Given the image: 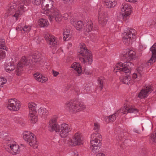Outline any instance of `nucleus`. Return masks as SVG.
<instances>
[{
  "label": "nucleus",
  "instance_id": "2f4dec72",
  "mask_svg": "<svg viewBox=\"0 0 156 156\" xmlns=\"http://www.w3.org/2000/svg\"><path fill=\"white\" fill-rule=\"evenodd\" d=\"M71 68L77 71L79 74L78 76H80V74L82 72V70L79 64L76 62L74 63L72 65Z\"/></svg>",
  "mask_w": 156,
  "mask_h": 156
},
{
  "label": "nucleus",
  "instance_id": "f257e3e1",
  "mask_svg": "<svg viewBox=\"0 0 156 156\" xmlns=\"http://www.w3.org/2000/svg\"><path fill=\"white\" fill-rule=\"evenodd\" d=\"M136 53L133 50H129L122 55V59L126 62L124 64L119 62L117 64L114 69V71L117 72L119 71L125 73H129L130 72L131 68L133 64L130 61L135 57Z\"/></svg>",
  "mask_w": 156,
  "mask_h": 156
},
{
  "label": "nucleus",
  "instance_id": "7c9ffc66",
  "mask_svg": "<svg viewBox=\"0 0 156 156\" xmlns=\"http://www.w3.org/2000/svg\"><path fill=\"white\" fill-rule=\"evenodd\" d=\"M16 5L15 4H13L11 5L10 6H9L8 7L7 10V12L9 15H14V13H16Z\"/></svg>",
  "mask_w": 156,
  "mask_h": 156
},
{
  "label": "nucleus",
  "instance_id": "6e6552de",
  "mask_svg": "<svg viewBox=\"0 0 156 156\" xmlns=\"http://www.w3.org/2000/svg\"><path fill=\"white\" fill-rule=\"evenodd\" d=\"M67 108L72 113L81 111L85 108L83 103H76L75 101L70 102L67 105Z\"/></svg>",
  "mask_w": 156,
  "mask_h": 156
},
{
  "label": "nucleus",
  "instance_id": "72a5a7b5",
  "mask_svg": "<svg viewBox=\"0 0 156 156\" xmlns=\"http://www.w3.org/2000/svg\"><path fill=\"white\" fill-rule=\"evenodd\" d=\"M75 24L76 25L75 27L76 30L80 31H83L84 26L82 22L79 21L76 23H75Z\"/></svg>",
  "mask_w": 156,
  "mask_h": 156
},
{
  "label": "nucleus",
  "instance_id": "a878e982",
  "mask_svg": "<svg viewBox=\"0 0 156 156\" xmlns=\"http://www.w3.org/2000/svg\"><path fill=\"white\" fill-rule=\"evenodd\" d=\"M16 30L18 31H21L23 33H28L30 31L31 27L29 26L25 25L23 27H21L20 26H18L16 27Z\"/></svg>",
  "mask_w": 156,
  "mask_h": 156
},
{
  "label": "nucleus",
  "instance_id": "c85d7f7f",
  "mask_svg": "<svg viewBox=\"0 0 156 156\" xmlns=\"http://www.w3.org/2000/svg\"><path fill=\"white\" fill-rule=\"evenodd\" d=\"M105 5L108 8H111L114 7L116 4L115 0H105Z\"/></svg>",
  "mask_w": 156,
  "mask_h": 156
},
{
  "label": "nucleus",
  "instance_id": "1a4fd4ad",
  "mask_svg": "<svg viewBox=\"0 0 156 156\" xmlns=\"http://www.w3.org/2000/svg\"><path fill=\"white\" fill-rule=\"evenodd\" d=\"M83 138L81 133H76L69 141V144L71 146L80 145L83 144Z\"/></svg>",
  "mask_w": 156,
  "mask_h": 156
},
{
  "label": "nucleus",
  "instance_id": "9b49d317",
  "mask_svg": "<svg viewBox=\"0 0 156 156\" xmlns=\"http://www.w3.org/2000/svg\"><path fill=\"white\" fill-rule=\"evenodd\" d=\"M108 20V14L107 12L99 9L98 14V22L102 26H105Z\"/></svg>",
  "mask_w": 156,
  "mask_h": 156
},
{
  "label": "nucleus",
  "instance_id": "bf43d9fd",
  "mask_svg": "<svg viewBox=\"0 0 156 156\" xmlns=\"http://www.w3.org/2000/svg\"><path fill=\"white\" fill-rule=\"evenodd\" d=\"M135 132L137 133H138V130H136V131H135Z\"/></svg>",
  "mask_w": 156,
  "mask_h": 156
},
{
  "label": "nucleus",
  "instance_id": "4c0bfd02",
  "mask_svg": "<svg viewBox=\"0 0 156 156\" xmlns=\"http://www.w3.org/2000/svg\"><path fill=\"white\" fill-rule=\"evenodd\" d=\"M40 26L41 27H45L48 26L49 24L48 21L46 19H41L39 21Z\"/></svg>",
  "mask_w": 156,
  "mask_h": 156
},
{
  "label": "nucleus",
  "instance_id": "3c124183",
  "mask_svg": "<svg viewBox=\"0 0 156 156\" xmlns=\"http://www.w3.org/2000/svg\"><path fill=\"white\" fill-rule=\"evenodd\" d=\"M156 24V22H154L153 21L151 20L148 21L147 22V25L148 26H151V25H155Z\"/></svg>",
  "mask_w": 156,
  "mask_h": 156
},
{
  "label": "nucleus",
  "instance_id": "c756f323",
  "mask_svg": "<svg viewBox=\"0 0 156 156\" xmlns=\"http://www.w3.org/2000/svg\"><path fill=\"white\" fill-rule=\"evenodd\" d=\"M45 8H44V9H42V10L41 11V13L48 16L49 20L51 21L52 20V13L51 12V10L52 9L56 8H53L51 9L46 8V9H45Z\"/></svg>",
  "mask_w": 156,
  "mask_h": 156
},
{
  "label": "nucleus",
  "instance_id": "dca6fc26",
  "mask_svg": "<svg viewBox=\"0 0 156 156\" xmlns=\"http://www.w3.org/2000/svg\"><path fill=\"white\" fill-rule=\"evenodd\" d=\"M153 89L151 86H147L142 89L138 94V97L141 98H145L147 95L152 91Z\"/></svg>",
  "mask_w": 156,
  "mask_h": 156
},
{
  "label": "nucleus",
  "instance_id": "603ef678",
  "mask_svg": "<svg viewBox=\"0 0 156 156\" xmlns=\"http://www.w3.org/2000/svg\"><path fill=\"white\" fill-rule=\"evenodd\" d=\"M52 72L54 76H57L59 74L58 72L54 71V70H52Z\"/></svg>",
  "mask_w": 156,
  "mask_h": 156
},
{
  "label": "nucleus",
  "instance_id": "393cba45",
  "mask_svg": "<svg viewBox=\"0 0 156 156\" xmlns=\"http://www.w3.org/2000/svg\"><path fill=\"white\" fill-rule=\"evenodd\" d=\"M29 118L30 122L33 123H35L38 120L37 112L29 113Z\"/></svg>",
  "mask_w": 156,
  "mask_h": 156
},
{
  "label": "nucleus",
  "instance_id": "a211bd4d",
  "mask_svg": "<svg viewBox=\"0 0 156 156\" xmlns=\"http://www.w3.org/2000/svg\"><path fill=\"white\" fill-rule=\"evenodd\" d=\"M94 143H92V141L90 142V148L91 150L94 153H97L99 151V150L101 145V141H94Z\"/></svg>",
  "mask_w": 156,
  "mask_h": 156
},
{
  "label": "nucleus",
  "instance_id": "58836bf2",
  "mask_svg": "<svg viewBox=\"0 0 156 156\" xmlns=\"http://www.w3.org/2000/svg\"><path fill=\"white\" fill-rule=\"evenodd\" d=\"M118 113L115 112L113 115H109L108 117L109 119V122H112L116 120V118L117 116Z\"/></svg>",
  "mask_w": 156,
  "mask_h": 156
},
{
  "label": "nucleus",
  "instance_id": "ddd939ff",
  "mask_svg": "<svg viewBox=\"0 0 156 156\" xmlns=\"http://www.w3.org/2000/svg\"><path fill=\"white\" fill-rule=\"evenodd\" d=\"M49 130L51 132L55 131L56 132H59L60 127L57 122V118L55 117L51 119L49 123Z\"/></svg>",
  "mask_w": 156,
  "mask_h": 156
},
{
  "label": "nucleus",
  "instance_id": "6ab92c4d",
  "mask_svg": "<svg viewBox=\"0 0 156 156\" xmlns=\"http://www.w3.org/2000/svg\"><path fill=\"white\" fill-rule=\"evenodd\" d=\"M151 51L152 55L150 59L148 61L147 64H153L156 61V43L150 49Z\"/></svg>",
  "mask_w": 156,
  "mask_h": 156
},
{
  "label": "nucleus",
  "instance_id": "49530a36",
  "mask_svg": "<svg viewBox=\"0 0 156 156\" xmlns=\"http://www.w3.org/2000/svg\"><path fill=\"white\" fill-rule=\"evenodd\" d=\"M30 1L34 4L37 5H40L41 3V0H30Z\"/></svg>",
  "mask_w": 156,
  "mask_h": 156
},
{
  "label": "nucleus",
  "instance_id": "b1692460",
  "mask_svg": "<svg viewBox=\"0 0 156 156\" xmlns=\"http://www.w3.org/2000/svg\"><path fill=\"white\" fill-rule=\"evenodd\" d=\"M93 28V24L91 21H88L84 27L83 32L87 33L91 31Z\"/></svg>",
  "mask_w": 156,
  "mask_h": 156
},
{
  "label": "nucleus",
  "instance_id": "ea45409f",
  "mask_svg": "<svg viewBox=\"0 0 156 156\" xmlns=\"http://www.w3.org/2000/svg\"><path fill=\"white\" fill-rule=\"evenodd\" d=\"M98 85L99 87L100 88V90H101L103 87L104 78L101 77L98 79Z\"/></svg>",
  "mask_w": 156,
  "mask_h": 156
},
{
  "label": "nucleus",
  "instance_id": "473e14b6",
  "mask_svg": "<svg viewBox=\"0 0 156 156\" xmlns=\"http://www.w3.org/2000/svg\"><path fill=\"white\" fill-rule=\"evenodd\" d=\"M37 105L34 103L30 102L28 104V107L29 109V113L37 112L36 110Z\"/></svg>",
  "mask_w": 156,
  "mask_h": 156
},
{
  "label": "nucleus",
  "instance_id": "c9c22d12",
  "mask_svg": "<svg viewBox=\"0 0 156 156\" xmlns=\"http://www.w3.org/2000/svg\"><path fill=\"white\" fill-rule=\"evenodd\" d=\"M120 81H122L123 83L128 84L130 83L129 81L130 80V78L128 75L125 76L120 77Z\"/></svg>",
  "mask_w": 156,
  "mask_h": 156
},
{
  "label": "nucleus",
  "instance_id": "cd10ccee",
  "mask_svg": "<svg viewBox=\"0 0 156 156\" xmlns=\"http://www.w3.org/2000/svg\"><path fill=\"white\" fill-rule=\"evenodd\" d=\"M5 69L6 72H10L15 69L14 63L12 62L5 63Z\"/></svg>",
  "mask_w": 156,
  "mask_h": 156
},
{
  "label": "nucleus",
  "instance_id": "4d7b16f0",
  "mask_svg": "<svg viewBox=\"0 0 156 156\" xmlns=\"http://www.w3.org/2000/svg\"><path fill=\"white\" fill-rule=\"evenodd\" d=\"M74 19H72L70 21V22L71 24H74L73 23H74Z\"/></svg>",
  "mask_w": 156,
  "mask_h": 156
},
{
  "label": "nucleus",
  "instance_id": "9d476101",
  "mask_svg": "<svg viewBox=\"0 0 156 156\" xmlns=\"http://www.w3.org/2000/svg\"><path fill=\"white\" fill-rule=\"evenodd\" d=\"M20 102L15 99H10L8 102L7 108L10 111H16L19 110L21 108Z\"/></svg>",
  "mask_w": 156,
  "mask_h": 156
},
{
  "label": "nucleus",
  "instance_id": "6e6d98bb",
  "mask_svg": "<svg viewBox=\"0 0 156 156\" xmlns=\"http://www.w3.org/2000/svg\"><path fill=\"white\" fill-rule=\"evenodd\" d=\"M127 2H137V0H126Z\"/></svg>",
  "mask_w": 156,
  "mask_h": 156
},
{
  "label": "nucleus",
  "instance_id": "f704fd0d",
  "mask_svg": "<svg viewBox=\"0 0 156 156\" xmlns=\"http://www.w3.org/2000/svg\"><path fill=\"white\" fill-rule=\"evenodd\" d=\"M39 114L43 117H45L48 114V111L46 108H40L38 110Z\"/></svg>",
  "mask_w": 156,
  "mask_h": 156
},
{
  "label": "nucleus",
  "instance_id": "8fccbe9b",
  "mask_svg": "<svg viewBox=\"0 0 156 156\" xmlns=\"http://www.w3.org/2000/svg\"><path fill=\"white\" fill-rule=\"evenodd\" d=\"M144 126L146 129H152V123L150 122L149 123L146 124Z\"/></svg>",
  "mask_w": 156,
  "mask_h": 156
},
{
  "label": "nucleus",
  "instance_id": "13d9d810",
  "mask_svg": "<svg viewBox=\"0 0 156 156\" xmlns=\"http://www.w3.org/2000/svg\"><path fill=\"white\" fill-rule=\"evenodd\" d=\"M68 15L67 14H66L65 15V16L67 17L68 16Z\"/></svg>",
  "mask_w": 156,
  "mask_h": 156
},
{
  "label": "nucleus",
  "instance_id": "de8ad7c7",
  "mask_svg": "<svg viewBox=\"0 0 156 156\" xmlns=\"http://www.w3.org/2000/svg\"><path fill=\"white\" fill-rule=\"evenodd\" d=\"M6 80H4L3 78L0 77V87H2L3 85L6 83Z\"/></svg>",
  "mask_w": 156,
  "mask_h": 156
},
{
  "label": "nucleus",
  "instance_id": "2eb2a0df",
  "mask_svg": "<svg viewBox=\"0 0 156 156\" xmlns=\"http://www.w3.org/2000/svg\"><path fill=\"white\" fill-rule=\"evenodd\" d=\"M138 112V110L136 108L125 106L124 107L122 108L119 109L116 113L118 114L119 113H121L124 114H126L128 113H136Z\"/></svg>",
  "mask_w": 156,
  "mask_h": 156
},
{
  "label": "nucleus",
  "instance_id": "a19ab883",
  "mask_svg": "<svg viewBox=\"0 0 156 156\" xmlns=\"http://www.w3.org/2000/svg\"><path fill=\"white\" fill-rule=\"evenodd\" d=\"M0 49L7 51L8 48L5 45L4 40L0 39Z\"/></svg>",
  "mask_w": 156,
  "mask_h": 156
},
{
  "label": "nucleus",
  "instance_id": "4468645a",
  "mask_svg": "<svg viewBox=\"0 0 156 156\" xmlns=\"http://www.w3.org/2000/svg\"><path fill=\"white\" fill-rule=\"evenodd\" d=\"M60 130L61 131H60V135L62 137H65L68 135V133L71 131V128L67 124H62L61 125Z\"/></svg>",
  "mask_w": 156,
  "mask_h": 156
},
{
  "label": "nucleus",
  "instance_id": "864d4df0",
  "mask_svg": "<svg viewBox=\"0 0 156 156\" xmlns=\"http://www.w3.org/2000/svg\"><path fill=\"white\" fill-rule=\"evenodd\" d=\"M78 152L76 151H74L72 154V156H78Z\"/></svg>",
  "mask_w": 156,
  "mask_h": 156
},
{
  "label": "nucleus",
  "instance_id": "bb28decb",
  "mask_svg": "<svg viewBox=\"0 0 156 156\" xmlns=\"http://www.w3.org/2000/svg\"><path fill=\"white\" fill-rule=\"evenodd\" d=\"M102 140L101 135L99 133H95L91 135L90 141H92V143H93L94 141H101Z\"/></svg>",
  "mask_w": 156,
  "mask_h": 156
},
{
  "label": "nucleus",
  "instance_id": "423d86ee",
  "mask_svg": "<svg viewBox=\"0 0 156 156\" xmlns=\"http://www.w3.org/2000/svg\"><path fill=\"white\" fill-rule=\"evenodd\" d=\"M136 32V31L134 29L129 28L123 33V41L125 44L128 45L132 40L136 38L135 34Z\"/></svg>",
  "mask_w": 156,
  "mask_h": 156
},
{
  "label": "nucleus",
  "instance_id": "4be33fe9",
  "mask_svg": "<svg viewBox=\"0 0 156 156\" xmlns=\"http://www.w3.org/2000/svg\"><path fill=\"white\" fill-rule=\"evenodd\" d=\"M25 7L24 5H20L18 7V10L16 11V13L13 15V16L15 17V20H17V18L20 16L22 13L25 10Z\"/></svg>",
  "mask_w": 156,
  "mask_h": 156
},
{
  "label": "nucleus",
  "instance_id": "79ce46f5",
  "mask_svg": "<svg viewBox=\"0 0 156 156\" xmlns=\"http://www.w3.org/2000/svg\"><path fill=\"white\" fill-rule=\"evenodd\" d=\"M139 153L142 156H147L148 154L147 150L145 148H142L140 149Z\"/></svg>",
  "mask_w": 156,
  "mask_h": 156
},
{
  "label": "nucleus",
  "instance_id": "f8f14e48",
  "mask_svg": "<svg viewBox=\"0 0 156 156\" xmlns=\"http://www.w3.org/2000/svg\"><path fill=\"white\" fill-rule=\"evenodd\" d=\"M44 37L51 48H54L59 44V42L57 41L55 37L48 33L45 34Z\"/></svg>",
  "mask_w": 156,
  "mask_h": 156
},
{
  "label": "nucleus",
  "instance_id": "f03ea898",
  "mask_svg": "<svg viewBox=\"0 0 156 156\" xmlns=\"http://www.w3.org/2000/svg\"><path fill=\"white\" fill-rule=\"evenodd\" d=\"M41 56L40 54L36 53L27 57L23 56L17 64V67L16 70V74L19 75L23 71V68L25 66H28L30 67H33L36 63L41 60Z\"/></svg>",
  "mask_w": 156,
  "mask_h": 156
},
{
  "label": "nucleus",
  "instance_id": "a18cd8bd",
  "mask_svg": "<svg viewBox=\"0 0 156 156\" xmlns=\"http://www.w3.org/2000/svg\"><path fill=\"white\" fill-rule=\"evenodd\" d=\"M100 126L98 123L95 122L94 123V126L93 128L94 130L98 131L99 129Z\"/></svg>",
  "mask_w": 156,
  "mask_h": 156
},
{
  "label": "nucleus",
  "instance_id": "412c9836",
  "mask_svg": "<svg viewBox=\"0 0 156 156\" xmlns=\"http://www.w3.org/2000/svg\"><path fill=\"white\" fill-rule=\"evenodd\" d=\"M143 71V68L141 66L137 68L136 72L132 75V78L134 79H136L137 81H139L141 78V73Z\"/></svg>",
  "mask_w": 156,
  "mask_h": 156
},
{
  "label": "nucleus",
  "instance_id": "39448f33",
  "mask_svg": "<svg viewBox=\"0 0 156 156\" xmlns=\"http://www.w3.org/2000/svg\"><path fill=\"white\" fill-rule=\"evenodd\" d=\"M23 135L24 140L30 146L34 148H37V143L36 138L33 133L30 131H27L24 132Z\"/></svg>",
  "mask_w": 156,
  "mask_h": 156
},
{
  "label": "nucleus",
  "instance_id": "0eeeda50",
  "mask_svg": "<svg viewBox=\"0 0 156 156\" xmlns=\"http://www.w3.org/2000/svg\"><path fill=\"white\" fill-rule=\"evenodd\" d=\"M131 7L127 3H123L121 5V13L120 15L123 21L128 22L131 11Z\"/></svg>",
  "mask_w": 156,
  "mask_h": 156
},
{
  "label": "nucleus",
  "instance_id": "37998d69",
  "mask_svg": "<svg viewBox=\"0 0 156 156\" xmlns=\"http://www.w3.org/2000/svg\"><path fill=\"white\" fill-rule=\"evenodd\" d=\"M47 80L48 78L47 77L43 76L41 75V78L38 79V81L42 83H44Z\"/></svg>",
  "mask_w": 156,
  "mask_h": 156
},
{
  "label": "nucleus",
  "instance_id": "5fc2aeb1",
  "mask_svg": "<svg viewBox=\"0 0 156 156\" xmlns=\"http://www.w3.org/2000/svg\"><path fill=\"white\" fill-rule=\"evenodd\" d=\"M96 156H105V155L103 153H99L97 154Z\"/></svg>",
  "mask_w": 156,
  "mask_h": 156
},
{
  "label": "nucleus",
  "instance_id": "09e8293b",
  "mask_svg": "<svg viewBox=\"0 0 156 156\" xmlns=\"http://www.w3.org/2000/svg\"><path fill=\"white\" fill-rule=\"evenodd\" d=\"M41 74L39 73H36L34 74V77L36 80L38 81V79L41 78Z\"/></svg>",
  "mask_w": 156,
  "mask_h": 156
},
{
  "label": "nucleus",
  "instance_id": "aec40b11",
  "mask_svg": "<svg viewBox=\"0 0 156 156\" xmlns=\"http://www.w3.org/2000/svg\"><path fill=\"white\" fill-rule=\"evenodd\" d=\"M54 2L51 0H43L41 5L42 9H44V8L51 9L53 8Z\"/></svg>",
  "mask_w": 156,
  "mask_h": 156
},
{
  "label": "nucleus",
  "instance_id": "e433bc0d",
  "mask_svg": "<svg viewBox=\"0 0 156 156\" xmlns=\"http://www.w3.org/2000/svg\"><path fill=\"white\" fill-rule=\"evenodd\" d=\"M71 37L70 31L66 30L63 33V39L64 41H68L69 40Z\"/></svg>",
  "mask_w": 156,
  "mask_h": 156
},
{
  "label": "nucleus",
  "instance_id": "c03bdc74",
  "mask_svg": "<svg viewBox=\"0 0 156 156\" xmlns=\"http://www.w3.org/2000/svg\"><path fill=\"white\" fill-rule=\"evenodd\" d=\"M5 56V52L4 51L2 50H0V60L4 58Z\"/></svg>",
  "mask_w": 156,
  "mask_h": 156
},
{
  "label": "nucleus",
  "instance_id": "20e7f679",
  "mask_svg": "<svg viewBox=\"0 0 156 156\" xmlns=\"http://www.w3.org/2000/svg\"><path fill=\"white\" fill-rule=\"evenodd\" d=\"M7 140H9L8 142H6V140L4 141L6 143L5 145H4L6 150L12 154H19L20 152L19 145L12 138Z\"/></svg>",
  "mask_w": 156,
  "mask_h": 156
},
{
  "label": "nucleus",
  "instance_id": "7ed1b4c3",
  "mask_svg": "<svg viewBox=\"0 0 156 156\" xmlns=\"http://www.w3.org/2000/svg\"><path fill=\"white\" fill-rule=\"evenodd\" d=\"M80 49L78 52V56L80 61L85 64H90L93 61L92 55L91 52L87 48L83 43L80 44Z\"/></svg>",
  "mask_w": 156,
  "mask_h": 156
},
{
  "label": "nucleus",
  "instance_id": "f3484780",
  "mask_svg": "<svg viewBox=\"0 0 156 156\" xmlns=\"http://www.w3.org/2000/svg\"><path fill=\"white\" fill-rule=\"evenodd\" d=\"M51 12L52 13V19L54 18L55 21L58 22L61 21L62 17L60 13L59 10L57 8L51 9Z\"/></svg>",
  "mask_w": 156,
  "mask_h": 156
},
{
  "label": "nucleus",
  "instance_id": "5701e85b",
  "mask_svg": "<svg viewBox=\"0 0 156 156\" xmlns=\"http://www.w3.org/2000/svg\"><path fill=\"white\" fill-rule=\"evenodd\" d=\"M12 139L10 137L8 136V134L2 131L0 132V140H1L4 145H5L6 144L5 142V141L6 140V142H8V140H10Z\"/></svg>",
  "mask_w": 156,
  "mask_h": 156
}]
</instances>
